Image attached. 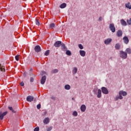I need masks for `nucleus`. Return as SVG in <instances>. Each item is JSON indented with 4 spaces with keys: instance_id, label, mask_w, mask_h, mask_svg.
Returning <instances> with one entry per match:
<instances>
[{
    "instance_id": "obj_36",
    "label": "nucleus",
    "mask_w": 131,
    "mask_h": 131,
    "mask_svg": "<svg viewBox=\"0 0 131 131\" xmlns=\"http://www.w3.org/2000/svg\"><path fill=\"white\" fill-rule=\"evenodd\" d=\"M78 47L79 48V49H80V50H83V46H82V45L79 44Z\"/></svg>"
},
{
    "instance_id": "obj_8",
    "label": "nucleus",
    "mask_w": 131,
    "mask_h": 131,
    "mask_svg": "<svg viewBox=\"0 0 131 131\" xmlns=\"http://www.w3.org/2000/svg\"><path fill=\"white\" fill-rule=\"evenodd\" d=\"M111 41H112V39L110 38H108L104 40V43L105 45H110Z\"/></svg>"
},
{
    "instance_id": "obj_6",
    "label": "nucleus",
    "mask_w": 131,
    "mask_h": 131,
    "mask_svg": "<svg viewBox=\"0 0 131 131\" xmlns=\"http://www.w3.org/2000/svg\"><path fill=\"white\" fill-rule=\"evenodd\" d=\"M123 40L125 45H128V42H129V40L128 39V37H127V36H124L123 38Z\"/></svg>"
},
{
    "instance_id": "obj_37",
    "label": "nucleus",
    "mask_w": 131,
    "mask_h": 131,
    "mask_svg": "<svg viewBox=\"0 0 131 131\" xmlns=\"http://www.w3.org/2000/svg\"><path fill=\"white\" fill-rule=\"evenodd\" d=\"M34 131H39V127L37 126L35 127L34 129Z\"/></svg>"
},
{
    "instance_id": "obj_7",
    "label": "nucleus",
    "mask_w": 131,
    "mask_h": 131,
    "mask_svg": "<svg viewBox=\"0 0 131 131\" xmlns=\"http://www.w3.org/2000/svg\"><path fill=\"white\" fill-rule=\"evenodd\" d=\"M46 80H47V76H42L40 81L41 84H45L46 82Z\"/></svg>"
},
{
    "instance_id": "obj_24",
    "label": "nucleus",
    "mask_w": 131,
    "mask_h": 131,
    "mask_svg": "<svg viewBox=\"0 0 131 131\" xmlns=\"http://www.w3.org/2000/svg\"><path fill=\"white\" fill-rule=\"evenodd\" d=\"M126 53H127V54H131V49L130 48H127L125 50Z\"/></svg>"
},
{
    "instance_id": "obj_9",
    "label": "nucleus",
    "mask_w": 131,
    "mask_h": 131,
    "mask_svg": "<svg viewBox=\"0 0 131 131\" xmlns=\"http://www.w3.org/2000/svg\"><path fill=\"white\" fill-rule=\"evenodd\" d=\"M33 97L32 96H28L27 97V101L28 102H32V101H33Z\"/></svg>"
},
{
    "instance_id": "obj_44",
    "label": "nucleus",
    "mask_w": 131,
    "mask_h": 131,
    "mask_svg": "<svg viewBox=\"0 0 131 131\" xmlns=\"http://www.w3.org/2000/svg\"><path fill=\"white\" fill-rule=\"evenodd\" d=\"M26 75H27V73L26 72H25L24 73V76L25 77L26 76Z\"/></svg>"
},
{
    "instance_id": "obj_33",
    "label": "nucleus",
    "mask_w": 131,
    "mask_h": 131,
    "mask_svg": "<svg viewBox=\"0 0 131 131\" xmlns=\"http://www.w3.org/2000/svg\"><path fill=\"white\" fill-rule=\"evenodd\" d=\"M58 72H59V70H58V69H54L52 71V73H57Z\"/></svg>"
},
{
    "instance_id": "obj_17",
    "label": "nucleus",
    "mask_w": 131,
    "mask_h": 131,
    "mask_svg": "<svg viewBox=\"0 0 131 131\" xmlns=\"http://www.w3.org/2000/svg\"><path fill=\"white\" fill-rule=\"evenodd\" d=\"M120 22L122 26H126V25H127V24H126V21H125L124 19H121Z\"/></svg>"
},
{
    "instance_id": "obj_28",
    "label": "nucleus",
    "mask_w": 131,
    "mask_h": 131,
    "mask_svg": "<svg viewBox=\"0 0 131 131\" xmlns=\"http://www.w3.org/2000/svg\"><path fill=\"white\" fill-rule=\"evenodd\" d=\"M66 54L68 55V56H71V51L69 50H67L66 51Z\"/></svg>"
},
{
    "instance_id": "obj_34",
    "label": "nucleus",
    "mask_w": 131,
    "mask_h": 131,
    "mask_svg": "<svg viewBox=\"0 0 131 131\" xmlns=\"http://www.w3.org/2000/svg\"><path fill=\"white\" fill-rule=\"evenodd\" d=\"M54 27H55V24L52 23L50 25V28L53 29Z\"/></svg>"
},
{
    "instance_id": "obj_26",
    "label": "nucleus",
    "mask_w": 131,
    "mask_h": 131,
    "mask_svg": "<svg viewBox=\"0 0 131 131\" xmlns=\"http://www.w3.org/2000/svg\"><path fill=\"white\" fill-rule=\"evenodd\" d=\"M35 24L36 25L39 26L40 23H39V20H38V19H36Z\"/></svg>"
},
{
    "instance_id": "obj_23",
    "label": "nucleus",
    "mask_w": 131,
    "mask_h": 131,
    "mask_svg": "<svg viewBox=\"0 0 131 131\" xmlns=\"http://www.w3.org/2000/svg\"><path fill=\"white\" fill-rule=\"evenodd\" d=\"M77 73V68L75 67L73 70V74H76Z\"/></svg>"
},
{
    "instance_id": "obj_45",
    "label": "nucleus",
    "mask_w": 131,
    "mask_h": 131,
    "mask_svg": "<svg viewBox=\"0 0 131 131\" xmlns=\"http://www.w3.org/2000/svg\"><path fill=\"white\" fill-rule=\"evenodd\" d=\"M47 114V111H45L44 113L42 114V115L45 116Z\"/></svg>"
},
{
    "instance_id": "obj_18",
    "label": "nucleus",
    "mask_w": 131,
    "mask_h": 131,
    "mask_svg": "<svg viewBox=\"0 0 131 131\" xmlns=\"http://www.w3.org/2000/svg\"><path fill=\"white\" fill-rule=\"evenodd\" d=\"M120 43H117L115 46V48L116 50H120Z\"/></svg>"
},
{
    "instance_id": "obj_5",
    "label": "nucleus",
    "mask_w": 131,
    "mask_h": 131,
    "mask_svg": "<svg viewBox=\"0 0 131 131\" xmlns=\"http://www.w3.org/2000/svg\"><path fill=\"white\" fill-rule=\"evenodd\" d=\"M62 45V41H57L56 42H55L54 43V47H55V48H59V47H60V46H61Z\"/></svg>"
},
{
    "instance_id": "obj_25",
    "label": "nucleus",
    "mask_w": 131,
    "mask_h": 131,
    "mask_svg": "<svg viewBox=\"0 0 131 131\" xmlns=\"http://www.w3.org/2000/svg\"><path fill=\"white\" fill-rule=\"evenodd\" d=\"M8 109H9L10 111H12V113H16V111L13 109L12 106H9Z\"/></svg>"
},
{
    "instance_id": "obj_21",
    "label": "nucleus",
    "mask_w": 131,
    "mask_h": 131,
    "mask_svg": "<svg viewBox=\"0 0 131 131\" xmlns=\"http://www.w3.org/2000/svg\"><path fill=\"white\" fill-rule=\"evenodd\" d=\"M67 6V4H66V3H62L60 5L59 7L60 8V9H64V8H66Z\"/></svg>"
},
{
    "instance_id": "obj_10",
    "label": "nucleus",
    "mask_w": 131,
    "mask_h": 131,
    "mask_svg": "<svg viewBox=\"0 0 131 131\" xmlns=\"http://www.w3.org/2000/svg\"><path fill=\"white\" fill-rule=\"evenodd\" d=\"M81 111L84 112L86 110V106L84 104H82L80 107Z\"/></svg>"
},
{
    "instance_id": "obj_2",
    "label": "nucleus",
    "mask_w": 131,
    "mask_h": 131,
    "mask_svg": "<svg viewBox=\"0 0 131 131\" xmlns=\"http://www.w3.org/2000/svg\"><path fill=\"white\" fill-rule=\"evenodd\" d=\"M110 29L112 31V32H115V31L116 30V29L115 28V26H114V24H111L110 25Z\"/></svg>"
},
{
    "instance_id": "obj_16",
    "label": "nucleus",
    "mask_w": 131,
    "mask_h": 131,
    "mask_svg": "<svg viewBox=\"0 0 131 131\" xmlns=\"http://www.w3.org/2000/svg\"><path fill=\"white\" fill-rule=\"evenodd\" d=\"M125 8H126L127 9H129V10H131L130 3L128 2L127 3H126L125 4Z\"/></svg>"
},
{
    "instance_id": "obj_27",
    "label": "nucleus",
    "mask_w": 131,
    "mask_h": 131,
    "mask_svg": "<svg viewBox=\"0 0 131 131\" xmlns=\"http://www.w3.org/2000/svg\"><path fill=\"white\" fill-rule=\"evenodd\" d=\"M52 129H53V126H49V127H47L46 130L47 131H51V130H52Z\"/></svg>"
},
{
    "instance_id": "obj_32",
    "label": "nucleus",
    "mask_w": 131,
    "mask_h": 131,
    "mask_svg": "<svg viewBox=\"0 0 131 131\" xmlns=\"http://www.w3.org/2000/svg\"><path fill=\"white\" fill-rule=\"evenodd\" d=\"M73 116L76 117V116H77L78 115V114L77 113V112L74 111L73 113Z\"/></svg>"
},
{
    "instance_id": "obj_47",
    "label": "nucleus",
    "mask_w": 131,
    "mask_h": 131,
    "mask_svg": "<svg viewBox=\"0 0 131 131\" xmlns=\"http://www.w3.org/2000/svg\"><path fill=\"white\" fill-rule=\"evenodd\" d=\"M43 73H46V72H44V71H43Z\"/></svg>"
},
{
    "instance_id": "obj_22",
    "label": "nucleus",
    "mask_w": 131,
    "mask_h": 131,
    "mask_svg": "<svg viewBox=\"0 0 131 131\" xmlns=\"http://www.w3.org/2000/svg\"><path fill=\"white\" fill-rule=\"evenodd\" d=\"M119 96H117L116 97V101H117V100H118L119 99L120 100H122V99H123V97H122V95L119 94Z\"/></svg>"
},
{
    "instance_id": "obj_13",
    "label": "nucleus",
    "mask_w": 131,
    "mask_h": 131,
    "mask_svg": "<svg viewBox=\"0 0 131 131\" xmlns=\"http://www.w3.org/2000/svg\"><path fill=\"white\" fill-rule=\"evenodd\" d=\"M119 95H121V96H123L125 97V96H126L127 95V93L125 91H121L119 92Z\"/></svg>"
},
{
    "instance_id": "obj_38",
    "label": "nucleus",
    "mask_w": 131,
    "mask_h": 131,
    "mask_svg": "<svg viewBox=\"0 0 131 131\" xmlns=\"http://www.w3.org/2000/svg\"><path fill=\"white\" fill-rule=\"evenodd\" d=\"M102 20H103V17H102V16H100L98 18V21H99V22H101V21H102Z\"/></svg>"
},
{
    "instance_id": "obj_12",
    "label": "nucleus",
    "mask_w": 131,
    "mask_h": 131,
    "mask_svg": "<svg viewBox=\"0 0 131 131\" xmlns=\"http://www.w3.org/2000/svg\"><path fill=\"white\" fill-rule=\"evenodd\" d=\"M43 122L44 124H48V123H50V118H46L43 120Z\"/></svg>"
},
{
    "instance_id": "obj_1",
    "label": "nucleus",
    "mask_w": 131,
    "mask_h": 131,
    "mask_svg": "<svg viewBox=\"0 0 131 131\" xmlns=\"http://www.w3.org/2000/svg\"><path fill=\"white\" fill-rule=\"evenodd\" d=\"M120 57L122 58V59H126V58H127V53L123 51H120Z\"/></svg>"
},
{
    "instance_id": "obj_29",
    "label": "nucleus",
    "mask_w": 131,
    "mask_h": 131,
    "mask_svg": "<svg viewBox=\"0 0 131 131\" xmlns=\"http://www.w3.org/2000/svg\"><path fill=\"white\" fill-rule=\"evenodd\" d=\"M0 70L1 71H5V67L2 66V64H0Z\"/></svg>"
},
{
    "instance_id": "obj_4",
    "label": "nucleus",
    "mask_w": 131,
    "mask_h": 131,
    "mask_svg": "<svg viewBox=\"0 0 131 131\" xmlns=\"http://www.w3.org/2000/svg\"><path fill=\"white\" fill-rule=\"evenodd\" d=\"M34 50L36 53H39L41 51V48H40V46L37 45L35 47Z\"/></svg>"
},
{
    "instance_id": "obj_39",
    "label": "nucleus",
    "mask_w": 131,
    "mask_h": 131,
    "mask_svg": "<svg viewBox=\"0 0 131 131\" xmlns=\"http://www.w3.org/2000/svg\"><path fill=\"white\" fill-rule=\"evenodd\" d=\"M15 58L16 61H19V55L15 56Z\"/></svg>"
},
{
    "instance_id": "obj_30",
    "label": "nucleus",
    "mask_w": 131,
    "mask_h": 131,
    "mask_svg": "<svg viewBox=\"0 0 131 131\" xmlns=\"http://www.w3.org/2000/svg\"><path fill=\"white\" fill-rule=\"evenodd\" d=\"M45 56H49L50 55V50H47L45 53Z\"/></svg>"
},
{
    "instance_id": "obj_11",
    "label": "nucleus",
    "mask_w": 131,
    "mask_h": 131,
    "mask_svg": "<svg viewBox=\"0 0 131 131\" xmlns=\"http://www.w3.org/2000/svg\"><path fill=\"white\" fill-rule=\"evenodd\" d=\"M102 97V91L100 89L98 90L97 98H100Z\"/></svg>"
},
{
    "instance_id": "obj_35",
    "label": "nucleus",
    "mask_w": 131,
    "mask_h": 131,
    "mask_svg": "<svg viewBox=\"0 0 131 131\" xmlns=\"http://www.w3.org/2000/svg\"><path fill=\"white\" fill-rule=\"evenodd\" d=\"M127 23L128 25H131V18L127 20Z\"/></svg>"
},
{
    "instance_id": "obj_3",
    "label": "nucleus",
    "mask_w": 131,
    "mask_h": 131,
    "mask_svg": "<svg viewBox=\"0 0 131 131\" xmlns=\"http://www.w3.org/2000/svg\"><path fill=\"white\" fill-rule=\"evenodd\" d=\"M101 90L103 94H104V95H108V94H109V91H108V89H107L106 87H102Z\"/></svg>"
},
{
    "instance_id": "obj_19",
    "label": "nucleus",
    "mask_w": 131,
    "mask_h": 131,
    "mask_svg": "<svg viewBox=\"0 0 131 131\" xmlns=\"http://www.w3.org/2000/svg\"><path fill=\"white\" fill-rule=\"evenodd\" d=\"M61 49L62 51H67V48L64 43H61Z\"/></svg>"
},
{
    "instance_id": "obj_43",
    "label": "nucleus",
    "mask_w": 131,
    "mask_h": 131,
    "mask_svg": "<svg viewBox=\"0 0 131 131\" xmlns=\"http://www.w3.org/2000/svg\"><path fill=\"white\" fill-rule=\"evenodd\" d=\"M51 99H52V100H56V97H55L54 96H51Z\"/></svg>"
},
{
    "instance_id": "obj_14",
    "label": "nucleus",
    "mask_w": 131,
    "mask_h": 131,
    "mask_svg": "<svg viewBox=\"0 0 131 131\" xmlns=\"http://www.w3.org/2000/svg\"><path fill=\"white\" fill-rule=\"evenodd\" d=\"M122 34H123V33H122V31L121 30H118L117 31V35L118 37H120L121 36H122Z\"/></svg>"
},
{
    "instance_id": "obj_15",
    "label": "nucleus",
    "mask_w": 131,
    "mask_h": 131,
    "mask_svg": "<svg viewBox=\"0 0 131 131\" xmlns=\"http://www.w3.org/2000/svg\"><path fill=\"white\" fill-rule=\"evenodd\" d=\"M79 54L81 57H85V51L83 50H80Z\"/></svg>"
},
{
    "instance_id": "obj_31",
    "label": "nucleus",
    "mask_w": 131,
    "mask_h": 131,
    "mask_svg": "<svg viewBox=\"0 0 131 131\" xmlns=\"http://www.w3.org/2000/svg\"><path fill=\"white\" fill-rule=\"evenodd\" d=\"M97 92H98V89H96V88L94 89L93 90V93H94V95H97Z\"/></svg>"
},
{
    "instance_id": "obj_48",
    "label": "nucleus",
    "mask_w": 131,
    "mask_h": 131,
    "mask_svg": "<svg viewBox=\"0 0 131 131\" xmlns=\"http://www.w3.org/2000/svg\"><path fill=\"white\" fill-rule=\"evenodd\" d=\"M72 100H73V98H72Z\"/></svg>"
},
{
    "instance_id": "obj_46",
    "label": "nucleus",
    "mask_w": 131,
    "mask_h": 131,
    "mask_svg": "<svg viewBox=\"0 0 131 131\" xmlns=\"http://www.w3.org/2000/svg\"><path fill=\"white\" fill-rule=\"evenodd\" d=\"M33 76H34V77H35V75H33Z\"/></svg>"
},
{
    "instance_id": "obj_20",
    "label": "nucleus",
    "mask_w": 131,
    "mask_h": 131,
    "mask_svg": "<svg viewBox=\"0 0 131 131\" xmlns=\"http://www.w3.org/2000/svg\"><path fill=\"white\" fill-rule=\"evenodd\" d=\"M71 89V86L69 84H66L64 85V90H67V91H69Z\"/></svg>"
},
{
    "instance_id": "obj_40",
    "label": "nucleus",
    "mask_w": 131,
    "mask_h": 131,
    "mask_svg": "<svg viewBox=\"0 0 131 131\" xmlns=\"http://www.w3.org/2000/svg\"><path fill=\"white\" fill-rule=\"evenodd\" d=\"M30 82H33V81H34V79L33 78V77L30 78Z\"/></svg>"
},
{
    "instance_id": "obj_42",
    "label": "nucleus",
    "mask_w": 131,
    "mask_h": 131,
    "mask_svg": "<svg viewBox=\"0 0 131 131\" xmlns=\"http://www.w3.org/2000/svg\"><path fill=\"white\" fill-rule=\"evenodd\" d=\"M20 85L21 86H24V82H21L20 83Z\"/></svg>"
},
{
    "instance_id": "obj_41",
    "label": "nucleus",
    "mask_w": 131,
    "mask_h": 131,
    "mask_svg": "<svg viewBox=\"0 0 131 131\" xmlns=\"http://www.w3.org/2000/svg\"><path fill=\"white\" fill-rule=\"evenodd\" d=\"M41 105L40 104H39L37 105V109H40Z\"/></svg>"
}]
</instances>
